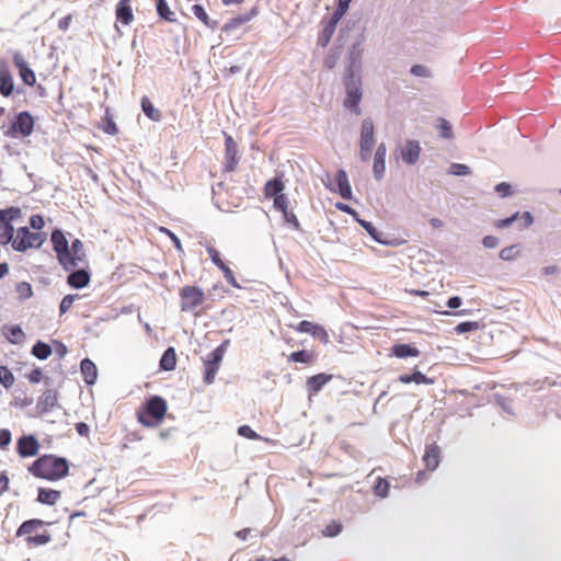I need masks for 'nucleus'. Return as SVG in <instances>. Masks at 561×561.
<instances>
[{
  "label": "nucleus",
  "instance_id": "1",
  "mask_svg": "<svg viewBox=\"0 0 561 561\" xmlns=\"http://www.w3.org/2000/svg\"><path fill=\"white\" fill-rule=\"evenodd\" d=\"M363 57L364 49L351 45L345 57V67L342 76L344 87L343 106L355 115L362 114L360 102L364 96L363 89Z\"/></svg>",
  "mask_w": 561,
  "mask_h": 561
},
{
  "label": "nucleus",
  "instance_id": "2",
  "mask_svg": "<svg viewBox=\"0 0 561 561\" xmlns=\"http://www.w3.org/2000/svg\"><path fill=\"white\" fill-rule=\"evenodd\" d=\"M70 465L64 456L43 454L28 465L27 471L37 479L56 482L69 476Z\"/></svg>",
  "mask_w": 561,
  "mask_h": 561
},
{
  "label": "nucleus",
  "instance_id": "3",
  "mask_svg": "<svg viewBox=\"0 0 561 561\" xmlns=\"http://www.w3.org/2000/svg\"><path fill=\"white\" fill-rule=\"evenodd\" d=\"M168 413V401L159 394L147 397L136 410L137 421L145 427H158Z\"/></svg>",
  "mask_w": 561,
  "mask_h": 561
},
{
  "label": "nucleus",
  "instance_id": "4",
  "mask_svg": "<svg viewBox=\"0 0 561 561\" xmlns=\"http://www.w3.org/2000/svg\"><path fill=\"white\" fill-rule=\"evenodd\" d=\"M35 116L27 110L16 112L9 116V126L1 125L3 135L8 138L20 139L30 137L35 129Z\"/></svg>",
  "mask_w": 561,
  "mask_h": 561
},
{
  "label": "nucleus",
  "instance_id": "5",
  "mask_svg": "<svg viewBox=\"0 0 561 561\" xmlns=\"http://www.w3.org/2000/svg\"><path fill=\"white\" fill-rule=\"evenodd\" d=\"M230 345V340H224L218 346H216L210 353L203 358V381L205 385H211L215 381L216 374L218 373L222 363L224 356Z\"/></svg>",
  "mask_w": 561,
  "mask_h": 561
},
{
  "label": "nucleus",
  "instance_id": "6",
  "mask_svg": "<svg viewBox=\"0 0 561 561\" xmlns=\"http://www.w3.org/2000/svg\"><path fill=\"white\" fill-rule=\"evenodd\" d=\"M47 239L46 232H32L30 227L22 226L16 229L15 240L12 249L15 252L25 253L30 249H41Z\"/></svg>",
  "mask_w": 561,
  "mask_h": 561
},
{
  "label": "nucleus",
  "instance_id": "7",
  "mask_svg": "<svg viewBox=\"0 0 561 561\" xmlns=\"http://www.w3.org/2000/svg\"><path fill=\"white\" fill-rule=\"evenodd\" d=\"M50 242L62 270L72 271L73 262L70 261V244L65 231L59 227H55L50 233Z\"/></svg>",
  "mask_w": 561,
  "mask_h": 561
},
{
  "label": "nucleus",
  "instance_id": "8",
  "mask_svg": "<svg viewBox=\"0 0 561 561\" xmlns=\"http://www.w3.org/2000/svg\"><path fill=\"white\" fill-rule=\"evenodd\" d=\"M322 183L327 190L340 195L343 199L357 203V199L354 198L352 186L345 169L340 168L336 170L334 174V181L331 180L329 173H325V179H322Z\"/></svg>",
  "mask_w": 561,
  "mask_h": 561
},
{
  "label": "nucleus",
  "instance_id": "9",
  "mask_svg": "<svg viewBox=\"0 0 561 561\" xmlns=\"http://www.w3.org/2000/svg\"><path fill=\"white\" fill-rule=\"evenodd\" d=\"M180 308L183 312H192L206 300L202 287L197 285H184L180 288Z\"/></svg>",
  "mask_w": 561,
  "mask_h": 561
},
{
  "label": "nucleus",
  "instance_id": "10",
  "mask_svg": "<svg viewBox=\"0 0 561 561\" xmlns=\"http://www.w3.org/2000/svg\"><path fill=\"white\" fill-rule=\"evenodd\" d=\"M356 224H358L367 234L378 244L385 247H400L405 243V240L402 238L394 237L390 233H385L376 228V226L364 218H360Z\"/></svg>",
  "mask_w": 561,
  "mask_h": 561
},
{
  "label": "nucleus",
  "instance_id": "11",
  "mask_svg": "<svg viewBox=\"0 0 561 561\" xmlns=\"http://www.w3.org/2000/svg\"><path fill=\"white\" fill-rule=\"evenodd\" d=\"M41 443L33 433L21 435L15 443V450L20 458L26 459L38 455Z\"/></svg>",
  "mask_w": 561,
  "mask_h": 561
},
{
  "label": "nucleus",
  "instance_id": "12",
  "mask_svg": "<svg viewBox=\"0 0 561 561\" xmlns=\"http://www.w3.org/2000/svg\"><path fill=\"white\" fill-rule=\"evenodd\" d=\"M12 62L15 66L18 75L24 85L34 87L36 84L35 71L20 50L12 51Z\"/></svg>",
  "mask_w": 561,
  "mask_h": 561
},
{
  "label": "nucleus",
  "instance_id": "13",
  "mask_svg": "<svg viewBox=\"0 0 561 561\" xmlns=\"http://www.w3.org/2000/svg\"><path fill=\"white\" fill-rule=\"evenodd\" d=\"M224 139H225V162H224V172H233L240 161L238 144L233 139V137L227 131L222 130Z\"/></svg>",
  "mask_w": 561,
  "mask_h": 561
},
{
  "label": "nucleus",
  "instance_id": "14",
  "mask_svg": "<svg viewBox=\"0 0 561 561\" xmlns=\"http://www.w3.org/2000/svg\"><path fill=\"white\" fill-rule=\"evenodd\" d=\"M294 329L299 333H307L313 339H318L324 345L330 343L329 333L320 323L301 320L294 327Z\"/></svg>",
  "mask_w": 561,
  "mask_h": 561
},
{
  "label": "nucleus",
  "instance_id": "15",
  "mask_svg": "<svg viewBox=\"0 0 561 561\" xmlns=\"http://www.w3.org/2000/svg\"><path fill=\"white\" fill-rule=\"evenodd\" d=\"M58 405V391L56 389H46L37 399L36 414L27 413L28 417L45 415Z\"/></svg>",
  "mask_w": 561,
  "mask_h": 561
},
{
  "label": "nucleus",
  "instance_id": "16",
  "mask_svg": "<svg viewBox=\"0 0 561 561\" xmlns=\"http://www.w3.org/2000/svg\"><path fill=\"white\" fill-rule=\"evenodd\" d=\"M14 78L7 60L0 59V95L2 98L13 96Z\"/></svg>",
  "mask_w": 561,
  "mask_h": 561
},
{
  "label": "nucleus",
  "instance_id": "17",
  "mask_svg": "<svg viewBox=\"0 0 561 561\" xmlns=\"http://www.w3.org/2000/svg\"><path fill=\"white\" fill-rule=\"evenodd\" d=\"M66 283L72 289H83L90 285L91 271L87 267H81L77 271H68Z\"/></svg>",
  "mask_w": 561,
  "mask_h": 561
},
{
  "label": "nucleus",
  "instance_id": "18",
  "mask_svg": "<svg viewBox=\"0 0 561 561\" xmlns=\"http://www.w3.org/2000/svg\"><path fill=\"white\" fill-rule=\"evenodd\" d=\"M422 461L430 472H434L439 467L442 462V450L435 442L425 445Z\"/></svg>",
  "mask_w": 561,
  "mask_h": 561
},
{
  "label": "nucleus",
  "instance_id": "19",
  "mask_svg": "<svg viewBox=\"0 0 561 561\" xmlns=\"http://www.w3.org/2000/svg\"><path fill=\"white\" fill-rule=\"evenodd\" d=\"M422 152L421 144L416 139L408 138L404 147L400 150V158L408 165H414L420 159Z\"/></svg>",
  "mask_w": 561,
  "mask_h": 561
},
{
  "label": "nucleus",
  "instance_id": "20",
  "mask_svg": "<svg viewBox=\"0 0 561 561\" xmlns=\"http://www.w3.org/2000/svg\"><path fill=\"white\" fill-rule=\"evenodd\" d=\"M259 15V7L254 5L249 11L244 13H239L236 16L231 18L229 21H227L222 27L221 32L229 34L231 31L240 27L241 25L250 22L254 18Z\"/></svg>",
  "mask_w": 561,
  "mask_h": 561
},
{
  "label": "nucleus",
  "instance_id": "21",
  "mask_svg": "<svg viewBox=\"0 0 561 561\" xmlns=\"http://www.w3.org/2000/svg\"><path fill=\"white\" fill-rule=\"evenodd\" d=\"M398 381L404 385L414 382L415 385H434L435 377L426 376L419 366H414L410 373H404L398 376Z\"/></svg>",
  "mask_w": 561,
  "mask_h": 561
},
{
  "label": "nucleus",
  "instance_id": "22",
  "mask_svg": "<svg viewBox=\"0 0 561 561\" xmlns=\"http://www.w3.org/2000/svg\"><path fill=\"white\" fill-rule=\"evenodd\" d=\"M22 217V209L19 206H7L0 208V228L7 232L15 231L13 221Z\"/></svg>",
  "mask_w": 561,
  "mask_h": 561
},
{
  "label": "nucleus",
  "instance_id": "23",
  "mask_svg": "<svg viewBox=\"0 0 561 561\" xmlns=\"http://www.w3.org/2000/svg\"><path fill=\"white\" fill-rule=\"evenodd\" d=\"M420 354L421 352L414 343L396 342L389 348V356H393L399 359L417 357Z\"/></svg>",
  "mask_w": 561,
  "mask_h": 561
},
{
  "label": "nucleus",
  "instance_id": "24",
  "mask_svg": "<svg viewBox=\"0 0 561 561\" xmlns=\"http://www.w3.org/2000/svg\"><path fill=\"white\" fill-rule=\"evenodd\" d=\"M386 156H387V146L385 142H380L375 151L374 156V164H373V174L375 180L380 181L386 173Z\"/></svg>",
  "mask_w": 561,
  "mask_h": 561
},
{
  "label": "nucleus",
  "instance_id": "25",
  "mask_svg": "<svg viewBox=\"0 0 561 561\" xmlns=\"http://www.w3.org/2000/svg\"><path fill=\"white\" fill-rule=\"evenodd\" d=\"M332 378L333 375L328 373H319L308 377L306 380V388L309 397L318 394L323 387L332 380Z\"/></svg>",
  "mask_w": 561,
  "mask_h": 561
},
{
  "label": "nucleus",
  "instance_id": "26",
  "mask_svg": "<svg viewBox=\"0 0 561 561\" xmlns=\"http://www.w3.org/2000/svg\"><path fill=\"white\" fill-rule=\"evenodd\" d=\"M80 371L87 387H92L96 383L99 370L91 358L84 357L81 359Z\"/></svg>",
  "mask_w": 561,
  "mask_h": 561
},
{
  "label": "nucleus",
  "instance_id": "27",
  "mask_svg": "<svg viewBox=\"0 0 561 561\" xmlns=\"http://www.w3.org/2000/svg\"><path fill=\"white\" fill-rule=\"evenodd\" d=\"M375 124L373 118L366 117L360 123L359 146L375 147Z\"/></svg>",
  "mask_w": 561,
  "mask_h": 561
},
{
  "label": "nucleus",
  "instance_id": "28",
  "mask_svg": "<svg viewBox=\"0 0 561 561\" xmlns=\"http://www.w3.org/2000/svg\"><path fill=\"white\" fill-rule=\"evenodd\" d=\"M285 191V183L283 181V174H276L275 176L267 180L263 187L264 197L273 199Z\"/></svg>",
  "mask_w": 561,
  "mask_h": 561
},
{
  "label": "nucleus",
  "instance_id": "29",
  "mask_svg": "<svg viewBox=\"0 0 561 561\" xmlns=\"http://www.w3.org/2000/svg\"><path fill=\"white\" fill-rule=\"evenodd\" d=\"M322 28L318 33L317 46L320 48H327L336 31L337 25L328 21L327 16H323L320 22Z\"/></svg>",
  "mask_w": 561,
  "mask_h": 561
},
{
  "label": "nucleus",
  "instance_id": "30",
  "mask_svg": "<svg viewBox=\"0 0 561 561\" xmlns=\"http://www.w3.org/2000/svg\"><path fill=\"white\" fill-rule=\"evenodd\" d=\"M116 23L129 25L135 16L131 8V0H119L115 7Z\"/></svg>",
  "mask_w": 561,
  "mask_h": 561
},
{
  "label": "nucleus",
  "instance_id": "31",
  "mask_svg": "<svg viewBox=\"0 0 561 561\" xmlns=\"http://www.w3.org/2000/svg\"><path fill=\"white\" fill-rule=\"evenodd\" d=\"M191 12L207 28L215 31L219 26V21L211 19L202 3L192 4Z\"/></svg>",
  "mask_w": 561,
  "mask_h": 561
},
{
  "label": "nucleus",
  "instance_id": "32",
  "mask_svg": "<svg viewBox=\"0 0 561 561\" xmlns=\"http://www.w3.org/2000/svg\"><path fill=\"white\" fill-rule=\"evenodd\" d=\"M54 522H46L41 518H30L21 523L15 531L16 537L28 536L31 533L37 528H42L44 526H50Z\"/></svg>",
  "mask_w": 561,
  "mask_h": 561
},
{
  "label": "nucleus",
  "instance_id": "33",
  "mask_svg": "<svg viewBox=\"0 0 561 561\" xmlns=\"http://www.w3.org/2000/svg\"><path fill=\"white\" fill-rule=\"evenodd\" d=\"M61 492L51 488L38 486L36 501L43 505L53 506L60 499Z\"/></svg>",
  "mask_w": 561,
  "mask_h": 561
},
{
  "label": "nucleus",
  "instance_id": "34",
  "mask_svg": "<svg viewBox=\"0 0 561 561\" xmlns=\"http://www.w3.org/2000/svg\"><path fill=\"white\" fill-rule=\"evenodd\" d=\"M2 334L10 344H20L25 337V333L21 324H4Z\"/></svg>",
  "mask_w": 561,
  "mask_h": 561
},
{
  "label": "nucleus",
  "instance_id": "35",
  "mask_svg": "<svg viewBox=\"0 0 561 561\" xmlns=\"http://www.w3.org/2000/svg\"><path fill=\"white\" fill-rule=\"evenodd\" d=\"M176 368V352L173 346H168L160 359H159V370L161 371H173Z\"/></svg>",
  "mask_w": 561,
  "mask_h": 561
},
{
  "label": "nucleus",
  "instance_id": "36",
  "mask_svg": "<svg viewBox=\"0 0 561 561\" xmlns=\"http://www.w3.org/2000/svg\"><path fill=\"white\" fill-rule=\"evenodd\" d=\"M318 358V355L313 351L298 350L289 354L287 360L289 363H297L304 365H312Z\"/></svg>",
  "mask_w": 561,
  "mask_h": 561
},
{
  "label": "nucleus",
  "instance_id": "37",
  "mask_svg": "<svg viewBox=\"0 0 561 561\" xmlns=\"http://www.w3.org/2000/svg\"><path fill=\"white\" fill-rule=\"evenodd\" d=\"M140 107L142 113L152 122H160L162 119V113L158 110L148 95H144L140 99Z\"/></svg>",
  "mask_w": 561,
  "mask_h": 561
},
{
  "label": "nucleus",
  "instance_id": "38",
  "mask_svg": "<svg viewBox=\"0 0 561 561\" xmlns=\"http://www.w3.org/2000/svg\"><path fill=\"white\" fill-rule=\"evenodd\" d=\"M98 127L106 135L115 136L118 134L119 129L117 124L114 121V116L112 115L108 107L105 108L104 116L101 122L98 124Z\"/></svg>",
  "mask_w": 561,
  "mask_h": 561
},
{
  "label": "nucleus",
  "instance_id": "39",
  "mask_svg": "<svg viewBox=\"0 0 561 561\" xmlns=\"http://www.w3.org/2000/svg\"><path fill=\"white\" fill-rule=\"evenodd\" d=\"M434 127L436 128L438 136L442 139L451 140L454 139V127L453 124L445 117L438 116L435 119Z\"/></svg>",
  "mask_w": 561,
  "mask_h": 561
},
{
  "label": "nucleus",
  "instance_id": "40",
  "mask_svg": "<svg viewBox=\"0 0 561 561\" xmlns=\"http://www.w3.org/2000/svg\"><path fill=\"white\" fill-rule=\"evenodd\" d=\"M51 354L53 346L42 340H37L31 348V355L39 360L47 359Z\"/></svg>",
  "mask_w": 561,
  "mask_h": 561
},
{
  "label": "nucleus",
  "instance_id": "41",
  "mask_svg": "<svg viewBox=\"0 0 561 561\" xmlns=\"http://www.w3.org/2000/svg\"><path fill=\"white\" fill-rule=\"evenodd\" d=\"M85 260V253L83 251V242L76 238L70 244V261L73 262V270L77 268L78 264Z\"/></svg>",
  "mask_w": 561,
  "mask_h": 561
},
{
  "label": "nucleus",
  "instance_id": "42",
  "mask_svg": "<svg viewBox=\"0 0 561 561\" xmlns=\"http://www.w3.org/2000/svg\"><path fill=\"white\" fill-rule=\"evenodd\" d=\"M156 11L160 20L169 23H175V13L169 7L167 0H156Z\"/></svg>",
  "mask_w": 561,
  "mask_h": 561
},
{
  "label": "nucleus",
  "instance_id": "43",
  "mask_svg": "<svg viewBox=\"0 0 561 561\" xmlns=\"http://www.w3.org/2000/svg\"><path fill=\"white\" fill-rule=\"evenodd\" d=\"M390 492V482L387 478L377 477L373 484V493L376 497L387 499Z\"/></svg>",
  "mask_w": 561,
  "mask_h": 561
},
{
  "label": "nucleus",
  "instance_id": "44",
  "mask_svg": "<svg viewBox=\"0 0 561 561\" xmlns=\"http://www.w3.org/2000/svg\"><path fill=\"white\" fill-rule=\"evenodd\" d=\"M520 243H514L503 248L499 253V259L504 262H513L520 252Z\"/></svg>",
  "mask_w": 561,
  "mask_h": 561
},
{
  "label": "nucleus",
  "instance_id": "45",
  "mask_svg": "<svg viewBox=\"0 0 561 561\" xmlns=\"http://www.w3.org/2000/svg\"><path fill=\"white\" fill-rule=\"evenodd\" d=\"M342 53L343 50L339 47L331 46L323 59V67L328 70L334 69L339 59L341 58Z\"/></svg>",
  "mask_w": 561,
  "mask_h": 561
},
{
  "label": "nucleus",
  "instance_id": "46",
  "mask_svg": "<svg viewBox=\"0 0 561 561\" xmlns=\"http://www.w3.org/2000/svg\"><path fill=\"white\" fill-rule=\"evenodd\" d=\"M25 542L27 546H34V547H39V546H44V545H47L48 542L51 541V535L48 533V531H43V533H39V534H35V535H28L25 537Z\"/></svg>",
  "mask_w": 561,
  "mask_h": 561
},
{
  "label": "nucleus",
  "instance_id": "47",
  "mask_svg": "<svg viewBox=\"0 0 561 561\" xmlns=\"http://www.w3.org/2000/svg\"><path fill=\"white\" fill-rule=\"evenodd\" d=\"M493 400L502 409L503 412H505L512 416L516 415V413L512 407V399L505 397L502 393L496 392V393H493Z\"/></svg>",
  "mask_w": 561,
  "mask_h": 561
},
{
  "label": "nucleus",
  "instance_id": "48",
  "mask_svg": "<svg viewBox=\"0 0 561 561\" xmlns=\"http://www.w3.org/2000/svg\"><path fill=\"white\" fill-rule=\"evenodd\" d=\"M343 530V524L339 519H332L323 529L322 536L325 538H335Z\"/></svg>",
  "mask_w": 561,
  "mask_h": 561
},
{
  "label": "nucleus",
  "instance_id": "49",
  "mask_svg": "<svg viewBox=\"0 0 561 561\" xmlns=\"http://www.w3.org/2000/svg\"><path fill=\"white\" fill-rule=\"evenodd\" d=\"M480 327L481 325H480L479 321L467 320V321L459 322L454 328V332L458 335H462V334L476 332L480 329Z\"/></svg>",
  "mask_w": 561,
  "mask_h": 561
},
{
  "label": "nucleus",
  "instance_id": "50",
  "mask_svg": "<svg viewBox=\"0 0 561 561\" xmlns=\"http://www.w3.org/2000/svg\"><path fill=\"white\" fill-rule=\"evenodd\" d=\"M15 381V377L12 373V370L4 365H0V385L5 389L9 390Z\"/></svg>",
  "mask_w": 561,
  "mask_h": 561
},
{
  "label": "nucleus",
  "instance_id": "51",
  "mask_svg": "<svg viewBox=\"0 0 561 561\" xmlns=\"http://www.w3.org/2000/svg\"><path fill=\"white\" fill-rule=\"evenodd\" d=\"M158 230L160 233L167 236L170 239V242H172L173 247L175 248L180 255L184 254V249L181 239L176 236V233H174L171 229L164 226H160Z\"/></svg>",
  "mask_w": 561,
  "mask_h": 561
},
{
  "label": "nucleus",
  "instance_id": "52",
  "mask_svg": "<svg viewBox=\"0 0 561 561\" xmlns=\"http://www.w3.org/2000/svg\"><path fill=\"white\" fill-rule=\"evenodd\" d=\"M283 222L289 229L294 231H302L300 221L297 215L293 210H288L282 214Z\"/></svg>",
  "mask_w": 561,
  "mask_h": 561
},
{
  "label": "nucleus",
  "instance_id": "53",
  "mask_svg": "<svg viewBox=\"0 0 561 561\" xmlns=\"http://www.w3.org/2000/svg\"><path fill=\"white\" fill-rule=\"evenodd\" d=\"M519 219V210L514 211L507 217L494 220L493 227L503 230L513 226Z\"/></svg>",
  "mask_w": 561,
  "mask_h": 561
},
{
  "label": "nucleus",
  "instance_id": "54",
  "mask_svg": "<svg viewBox=\"0 0 561 561\" xmlns=\"http://www.w3.org/2000/svg\"><path fill=\"white\" fill-rule=\"evenodd\" d=\"M447 173L455 176H468L472 173L471 168L465 163L453 162Z\"/></svg>",
  "mask_w": 561,
  "mask_h": 561
},
{
  "label": "nucleus",
  "instance_id": "55",
  "mask_svg": "<svg viewBox=\"0 0 561 561\" xmlns=\"http://www.w3.org/2000/svg\"><path fill=\"white\" fill-rule=\"evenodd\" d=\"M493 190L501 198H508L515 193L514 186L510 182L505 181L495 184Z\"/></svg>",
  "mask_w": 561,
  "mask_h": 561
},
{
  "label": "nucleus",
  "instance_id": "56",
  "mask_svg": "<svg viewBox=\"0 0 561 561\" xmlns=\"http://www.w3.org/2000/svg\"><path fill=\"white\" fill-rule=\"evenodd\" d=\"M15 290L19 294L20 301L30 299L34 294L32 285L25 280L16 283Z\"/></svg>",
  "mask_w": 561,
  "mask_h": 561
},
{
  "label": "nucleus",
  "instance_id": "57",
  "mask_svg": "<svg viewBox=\"0 0 561 561\" xmlns=\"http://www.w3.org/2000/svg\"><path fill=\"white\" fill-rule=\"evenodd\" d=\"M237 433L239 436L251 439V440H261L263 437L256 433L250 425L242 424L238 426Z\"/></svg>",
  "mask_w": 561,
  "mask_h": 561
},
{
  "label": "nucleus",
  "instance_id": "58",
  "mask_svg": "<svg viewBox=\"0 0 561 561\" xmlns=\"http://www.w3.org/2000/svg\"><path fill=\"white\" fill-rule=\"evenodd\" d=\"M205 249H206V252L208 253L209 255V259L211 261V263L219 270L221 266H225V264H227L222 257H221V254L220 252L214 248L213 245L210 244H206L205 245Z\"/></svg>",
  "mask_w": 561,
  "mask_h": 561
},
{
  "label": "nucleus",
  "instance_id": "59",
  "mask_svg": "<svg viewBox=\"0 0 561 561\" xmlns=\"http://www.w3.org/2000/svg\"><path fill=\"white\" fill-rule=\"evenodd\" d=\"M273 208L280 214L290 210L289 199L285 193L273 198Z\"/></svg>",
  "mask_w": 561,
  "mask_h": 561
},
{
  "label": "nucleus",
  "instance_id": "60",
  "mask_svg": "<svg viewBox=\"0 0 561 561\" xmlns=\"http://www.w3.org/2000/svg\"><path fill=\"white\" fill-rule=\"evenodd\" d=\"M79 298L78 294H68L62 297V299L59 302V316H64L69 311L72 304L76 301V299Z\"/></svg>",
  "mask_w": 561,
  "mask_h": 561
},
{
  "label": "nucleus",
  "instance_id": "61",
  "mask_svg": "<svg viewBox=\"0 0 561 561\" xmlns=\"http://www.w3.org/2000/svg\"><path fill=\"white\" fill-rule=\"evenodd\" d=\"M347 11H348L347 8H345L344 5L336 2L334 11L330 15H325V16H327L328 21L337 25L340 23V21L343 19V16L347 13Z\"/></svg>",
  "mask_w": 561,
  "mask_h": 561
},
{
  "label": "nucleus",
  "instance_id": "62",
  "mask_svg": "<svg viewBox=\"0 0 561 561\" xmlns=\"http://www.w3.org/2000/svg\"><path fill=\"white\" fill-rule=\"evenodd\" d=\"M334 207H335L337 210H340V211H342V213H344V214L350 215V216L353 218V220H354L355 222H357V221L362 218V216L359 215V213H358L355 208H353L351 205H348V204H346V203H343V202H336V203H335V205H334Z\"/></svg>",
  "mask_w": 561,
  "mask_h": 561
},
{
  "label": "nucleus",
  "instance_id": "63",
  "mask_svg": "<svg viewBox=\"0 0 561 561\" xmlns=\"http://www.w3.org/2000/svg\"><path fill=\"white\" fill-rule=\"evenodd\" d=\"M410 75L417 78H430L432 77V72L428 67L422 64H414L410 67Z\"/></svg>",
  "mask_w": 561,
  "mask_h": 561
},
{
  "label": "nucleus",
  "instance_id": "64",
  "mask_svg": "<svg viewBox=\"0 0 561 561\" xmlns=\"http://www.w3.org/2000/svg\"><path fill=\"white\" fill-rule=\"evenodd\" d=\"M520 222L518 225V229L520 231L528 229L530 226L535 222V217L529 210L519 211V219Z\"/></svg>",
  "mask_w": 561,
  "mask_h": 561
}]
</instances>
